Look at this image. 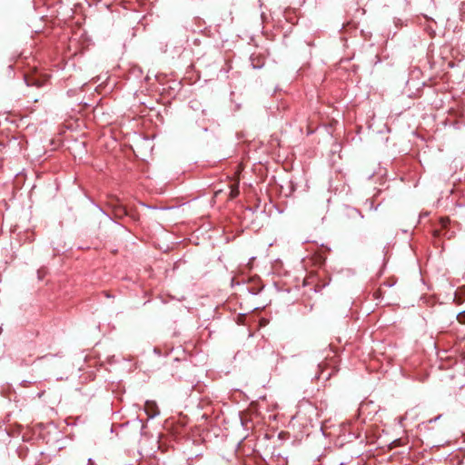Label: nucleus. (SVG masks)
<instances>
[{
    "instance_id": "f03ea898",
    "label": "nucleus",
    "mask_w": 465,
    "mask_h": 465,
    "mask_svg": "<svg viewBox=\"0 0 465 465\" xmlns=\"http://www.w3.org/2000/svg\"><path fill=\"white\" fill-rule=\"evenodd\" d=\"M97 208L100 210L101 213L104 216V219L102 220L103 223H104L107 225H112L114 228H112L113 231H117V228L119 226V223H116L114 220H113L107 213L103 210V208L97 206Z\"/></svg>"
},
{
    "instance_id": "20e7f679",
    "label": "nucleus",
    "mask_w": 465,
    "mask_h": 465,
    "mask_svg": "<svg viewBox=\"0 0 465 465\" xmlns=\"http://www.w3.org/2000/svg\"><path fill=\"white\" fill-rule=\"evenodd\" d=\"M238 193V191L237 190H232V197H235Z\"/></svg>"
},
{
    "instance_id": "f257e3e1",
    "label": "nucleus",
    "mask_w": 465,
    "mask_h": 465,
    "mask_svg": "<svg viewBox=\"0 0 465 465\" xmlns=\"http://www.w3.org/2000/svg\"><path fill=\"white\" fill-rule=\"evenodd\" d=\"M143 410H145V413L149 418L155 417L159 414V407L154 401H146Z\"/></svg>"
},
{
    "instance_id": "7ed1b4c3",
    "label": "nucleus",
    "mask_w": 465,
    "mask_h": 465,
    "mask_svg": "<svg viewBox=\"0 0 465 465\" xmlns=\"http://www.w3.org/2000/svg\"><path fill=\"white\" fill-rule=\"evenodd\" d=\"M457 320L460 324H465V312L459 313L457 315Z\"/></svg>"
},
{
    "instance_id": "39448f33",
    "label": "nucleus",
    "mask_w": 465,
    "mask_h": 465,
    "mask_svg": "<svg viewBox=\"0 0 465 465\" xmlns=\"http://www.w3.org/2000/svg\"><path fill=\"white\" fill-rule=\"evenodd\" d=\"M457 303H459V304L461 303V301L460 299L457 300Z\"/></svg>"
}]
</instances>
